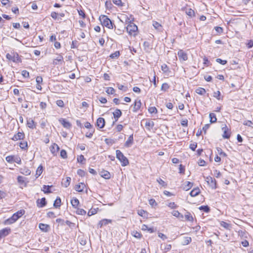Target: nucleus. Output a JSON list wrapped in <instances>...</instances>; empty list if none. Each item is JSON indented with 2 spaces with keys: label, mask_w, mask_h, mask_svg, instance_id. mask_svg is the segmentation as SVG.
<instances>
[{
  "label": "nucleus",
  "mask_w": 253,
  "mask_h": 253,
  "mask_svg": "<svg viewBox=\"0 0 253 253\" xmlns=\"http://www.w3.org/2000/svg\"><path fill=\"white\" fill-rule=\"evenodd\" d=\"M99 20L100 21L102 25L106 27L112 29H113V23L112 21L106 15H101L99 17Z\"/></svg>",
  "instance_id": "nucleus-1"
},
{
  "label": "nucleus",
  "mask_w": 253,
  "mask_h": 253,
  "mask_svg": "<svg viewBox=\"0 0 253 253\" xmlns=\"http://www.w3.org/2000/svg\"><path fill=\"white\" fill-rule=\"evenodd\" d=\"M116 153V158L120 161L122 166L125 167L128 165L129 162L128 159L120 150H117Z\"/></svg>",
  "instance_id": "nucleus-2"
},
{
  "label": "nucleus",
  "mask_w": 253,
  "mask_h": 253,
  "mask_svg": "<svg viewBox=\"0 0 253 253\" xmlns=\"http://www.w3.org/2000/svg\"><path fill=\"white\" fill-rule=\"evenodd\" d=\"M6 58L9 60L12 61L13 62L19 63L21 62V60L17 53L13 52L11 54L8 53L6 55Z\"/></svg>",
  "instance_id": "nucleus-3"
},
{
  "label": "nucleus",
  "mask_w": 253,
  "mask_h": 253,
  "mask_svg": "<svg viewBox=\"0 0 253 253\" xmlns=\"http://www.w3.org/2000/svg\"><path fill=\"white\" fill-rule=\"evenodd\" d=\"M129 19L127 17L126 22H128L129 23L126 27V31L129 35H131L133 33L135 32L137 30V27L133 23L129 21Z\"/></svg>",
  "instance_id": "nucleus-4"
},
{
  "label": "nucleus",
  "mask_w": 253,
  "mask_h": 253,
  "mask_svg": "<svg viewBox=\"0 0 253 253\" xmlns=\"http://www.w3.org/2000/svg\"><path fill=\"white\" fill-rule=\"evenodd\" d=\"M6 161L10 163H16L18 164L21 163V160L18 156H8L5 158Z\"/></svg>",
  "instance_id": "nucleus-5"
},
{
  "label": "nucleus",
  "mask_w": 253,
  "mask_h": 253,
  "mask_svg": "<svg viewBox=\"0 0 253 253\" xmlns=\"http://www.w3.org/2000/svg\"><path fill=\"white\" fill-rule=\"evenodd\" d=\"M206 181L211 189H215L217 188L216 182L214 178L211 176H208L206 178Z\"/></svg>",
  "instance_id": "nucleus-6"
},
{
  "label": "nucleus",
  "mask_w": 253,
  "mask_h": 253,
  "mask_svg": "<svg viewBox=\"0 0 253 253\" xmlns=\"http://www.w3.org/2000/svg\"><path fill=\"white\" fill-rule=\"evenodd\" d=\"M177 55L180 61H185L188 59L187 53L182 49L178 50Z\"/></svg>",
  "instance_id": "nucleus-7"
},
{
  "label": "nucleus",
  "mask_w": 253,
  "mask_h": 253,
  "mask_svg": "<svg viewBox=\"0 0 253 253\" xmlns=\"http://www.w3.org/2000/svg\"><path fill=\"white\" fill-rule=\"evenodd\" d=\"M133 107V112H136L140 108L141 106V102L140 99H136L135 100L134 103L131 105Z\"/></svg>",
  "instance_id": "nucleus-8"
},
{
  "label": "nucleus",
  "mask_w": 253,
  "mask_h": 253,
  "mask_svg": "<svg viewBox=\"0 0 253 253\" xmlns=\"http://www.w3.org/2000/svg\"><path fill=\"white\" fill-rule=\"evenodd\" d=\"M222 130L223 131V134L222 135L223 138L226 139L229 138L231 132L227 126L225 125L224 126L222 127Z\"/></svg>",
  "instance_id": "nucleus-9"
},
{
  "label": "nucleus",
  "mask_w": 253,
  "mask_h": 253,
  "mask_svg": "<svg viewBox=\"0 0 253 253\" xmlns=\"http://www.w3.org/2000/svg\"><path fill=\"white\" fill-rule=\"evenodd\" d=\"M11 231L9 228H5L0 230V240L5 237L7 236Z\"/></svg>",
  "instance_id": "nucleus-10"
},
{
  "label": "nucleus",
  "mask_w": 253,
  "mask_h": 253,
  "mask_svg": "<svg viewBox=\"0 0 253 253\" xmlns=\"http://www.w3.org/2000/svg\"><path fill=\"white\" fill-rule=\"evenodd\" d=\"M25 137V134L23 132H18L14 134L11 139L13 141H17L19 140H23Z\"/></svg>",
  "instance_id": "nucleus-11"
},
{
  "label": "nucleus",
  "mask_w": 253,
  "mask_h": 253,
  "mask_svg": "<svg viewBox=\"0 0 253 253\" xmlns=\"http://www.w3.org/2000/svg\"><path fill=\"white\" fill-rule=\"evenodd\" d=\"M63 62V56L59 54L57 57L56 58L54 59L53 61V64L54 65H61Z\"/></svg>",
  "instance_id": "nucleus-12"
},
{
  "label": "nucleus",
  "mask_w": 253,
  "mask_h": 253,
  "mask_svg": "<svg viewBox=\"0 0 253 253\" xmlns=\"http://www.w3.org/2000/svg\"><path fill=\"white\" fill-rule=\"evenodd\" d=\"M133 143V134L130 135L126 141L125 143V146L126 148L130 147L132 146Z\"/></svg>",
  "instance_id": "nucleus-13"
},
{
  "label": "nucleus",
  "mask_w": 253,
  "mask_h": 253,
  "mask_svg": "<svg viewBox=\"0 0 253 253\" xmlns=\"http://www.w3.org/2000/svg\"><path fill=\"white\" fill-rule=\"evenodd\" d=\"M39 227L42 231L45 232L49 231L50 229L49 225L44 223H40Z\"/></svg>",
  "instance_id": "nucleus-14"
},
{
  "label": "nucleus",
  "mask_w": 253,
  "mask_h": 253,
  "mask_svg": "<svg viewBox=\"0 0 253 253\" xmlns=\"http://www.w3.org/2000/svg\"><path fill=\"white\" fill-rule=\"evenodd\" d=\"M99 174L101 177L105 179H110L111 177V174L107 170H102L99 172Z\"/></svg>",
  "instance_id": "nucleus-15"
},
{
  "label": "nucleus",
  "mask_w": 253,
  "mask_h": 253,
  "mask_svg": "<svg viewBox=\"0 0 253 253\" xmlns=\"http://www.w3.org/2000/svg\"><path fill=\"white\" fill-rule=\"evenodd\" d=\"M39 201H40V199H38L37 201V206L39 208H43L44 206H45L47 204L46 201V199L45 198H42L40 200V202H39Z\"/></svg>",
  "instance_id": "nucleus-16"
},
{
  "label": "nucleus",
  "mask_w": 253,
  "mask_h": 253,
  "mask_svg": "<svg viewBox=\"0 0 253 253\" xmlns=\"http://www.w3.org/2000/svg\"><path fill=\"white\" fill-rule=\"evenodd\" d=\"M105 121L104 118H99L97 120L96 125L100 128H103L105 126Z\"/></svg>",
  "instance_id": "nucleus-17"
},
{
  "label": "nucleus",
  "mask_w": 253,
  "mask_h": 253,
  "mask_svg": "<svg viewBox=\"0 0 253 253\" xmlns=\"http://www.w3.org/2000/svg\"><path fill=\"white\" fill-rule=\"evenodd\" d=\"M114 118L115 122H117L119 118L122 116V113L121 111L119 109H116L115 111L113 113Z\"/></svg>",
  "instance_id": "nucleus-18"
},
{
  "label": "nucleus",
  "mask_w": 253,
  "mask_h": 253,
  "mask_svg": "<svg viewBox=\"0 0 253 253\" xmlns=\"http://www.w3.org/2000/svg\"><path fill=\"white\" fill-rule=\"evenodd\" d=\"M145 126L148 130H150L154 126V123L150 120H147L145 124Z\"/></svg>",
  "instance_id": "nucleus-19"
},
{
  "label": "nucleus",
  "mask_w": 253,
  "mask_h": 253,
  "mask_svg": "<svg viewBox=\"0 0 253 253\" xmlns=\"http://www.w3.org/2000/svg\"><path fill=\"white\" fill-rule=\"evenodd\" d=\"M84 187L85 184L84 183H81L75 186V189L76 191L81 192L83 191Z\"/></svg>",
  "instance_id": "nucleus-20"
},
{
  "label": "nucleus",
  "mask_w": 253,
  "mask_h": 253,
  "mask_svg": "<svg viewBox=\"0 0 253 253\" xmlns=\"http://www.w3.org/2000/svg\"><path fill=\"white\" fill-rule=\"evenodd\" d=\"M112 222V220H110V219H103L102 220H101L99 224H98V226L101 228L102 226H105V225H107L108 224H109V223H111Z\"/></svg>",
  "instance_id": "nucleus-21"
},
{
  "label": "nucleus",
  "mask_w": 253,
  "mask_h": 253,
  "mask_svg": "<svg viewBox=\"0 0 253 253\" xmlns=\"http://www.w3.org/2000/svg\"><path fill=\"white\" fill-rule=\"evenodd\" d=\"M52 187V185H44L42 187V190L45 193V194H48L51 193V191L50 190V188Z\"/></svg>",
  "instance_id": "nucleus-22"
},
{
  "label": "nucleus",
  "mask_w": 253,
  "mask_h": 253,
  "mask_svg": "<svg viewBox=\"0 0 253 253\" xmlns=\"http://www.w3.org/2000/svg\"><path fill=\"white\" fill-rule=\"evenodd\" d=\"M200 192V190L198 187L194 188L190 193L191 197H195L199 195Z\"/></svg>",
  "instance_id": "nucleus-23"
},
{
  "label": "nucleus",
  "mask_w": 253,
  "mask_h": 253,
  "mask_svg": "<svg viewBox=\"0 0 253 253\" xmlns=\"http://www.w3.org/2000/svg\"><path fill=\"white\" fill-rule=\"evenodd\" d=\"M59 147L58 145L54 143L50 147V151L53 154H54L59 150Z\"/></svg>",
  "instance_id": "nucleus-24"
},
{
  "label": "nucleus",
  "mask_w": 253,
  "mask_h": 253,
  "mask_svg": "<svg viewBox=\"0 0 253 253\" xmlns=\"http://www.w3.org/2000/svg\"><path fill=\"white\" fill-rule=\"evenodd\" d=\"M27 125L28 127H29L30 128H36V124L34 122V121L32 119H29L27 121Z\"/></svg>",
  "instance_id": "nucleus-25"
},
{
  "label": "nucleus",
  "mask_w": 253,
  "mask_h": 253,
  "mask_svg": "<svg viewBox=\"0 0 253 253\" xmlns=\"http://www.w3.org/2000/svg\"><path fill=\"white\" fill-rule=\"evenodd\" d=\"M60 122L63 126L65 128H69L71 126V124L69 122L67 121L65 119H63L60 120Z\"/></svg>",
  "instance_id": "nucleus-26"
},
{
  "label": "nucleus",
  "mask_w": 253,
  "mask_h": 253,
  "mask_svg": "<svg viewBox=\"0 0 253 253\" xmlns=\"http://www.w3.org/2000/svg\"><path fill=\"white\" fill-rule=\"evenodd\" d=\"M209 117L210 119V122L211 123H215L216 122L217 119L214 113H211L209 115Z\"/></svg>",
  "instance_id": "nucleus-27"
},
{
  "label": "nucleus",
  "mask_w": 253,
  "mask_h": 253,
  "mask_svg": "<svg viewBox=\"0 0 253 253\" xmlns=\"http://www.w3.org/2000/svg\"><path fill=\"white\" fill-rule=\"evenodd\" d=\"M61 199L59 197H57L54 201L53 206L56 208L60 207L61 206Z\"/></svg>",
  "instance_id": "nucleus-28"
},
{
  "label": "nucleus",
  "mask_w": 253,
  "mask_h": 253,
  "mask_svg": "<svg viewBox=\"0 0 253 253\" xmlns=\"http://www.w3.org/2000/svg\"><path fill=\"white\" fill-rule=\"evenodd\" d=\"M71 181V178L70 177H67L66 180L62 182V185L65 187H67L70 185Z\"/></svg>",
  "instance_id": "nucleus-29"
},
{
  "label": "nucleus",
  "mask_w": 253,
  "mask_h": 253,
  "mask_svg": "<svg viewBox=\"0 0 253 253\" xmlns=\"http://www.w3.org/2000/svg\"><path fill=\"white\" fill-rule=\"evenodd\" d=\"M43 171V167L41 165H40L37 169L36 173V177L38 178L41 174L42 173Z\"/></svg>",
  "instance_id": "nucleus-30"
},
{
  "label": "nucleus",
  "mask_w": 253,
  "mask_h": 253,
  "mask_svg": "<svg viewBox=\"0 0 253 253\" xmlns=\"http://www.w3.org/2000/svg\"><path fill=\"white\" fill-rule=\"evenodd\" d=\"M71 203L74 208H77L79 204V201L76 198H75L71 200Z\"/></svg>",
  "instance_id": "nucleus-31"
},
{
  "label": "nucleus",
  "mask_w": 253,
  "mask_h": 253,
  "mask_svg": "<svg viewBox=\"0 0 253 253\" xmlns=\"http://www.w3.org/2000/svg\"><path fill=\"white\" fill-rule=\"evenodd\" d=\"M195 91L197 94L200 95H204L206 92L205 89L202 87H198L196 89Z\"/></svg>",
  "instance_id": "nucleus-32"
},
{
  "label": "nucleus",
  "mask_w": 253,
  "mask_h": 253,
  "mask_svg": "<svg viewBox=\"0 0 253 253\" xmlns=\"http://www.w3.org/2000/svg\"><path fill=\"white\" fill-rule=\"evenodd\" d=\"M20 147L23 150H27L28 149V143L27 141L21 142L19 143Z\"/></svg>",
  "instance_id": "nucleus-33"
},
{
  "label": "nucleus",
  "mask_w": 253,
  "mask_h": 253,
  "mask_svg": "<svg viewBox=\"0 0 253 253\" xmlns=\"http://www.w3.org/2000/svg\"><path fill=\"white\" fill-rule=\"evenodd\" d=\"M142 230H147L150 233H153L154 232V230L153 228H149L148 227L147 225L145 224H143L142 226Z\"/></svg>",
  "instance_id": "nucleus-34"
},
{
  "label": "nucleus",
  "mask_w": 253,
  "mask_h": 253,
  "mask_svg": "<svg viewBox=\"0 0 253 253\" xmlns=\"http://www.w3.org/2000/svg\"><path fill=\"white\" fill-rule=\"evenodd\" d=\"M186 13L190 17H192V16H194L195 15V12L191 8H188L186 10Z\"/></svg>",
  "instance_id": "nucleus-35"
},
{
  "label": "nucleus",
  "mask_w": 253,
  "mask_h": 253,
  "mask_svg": "<svg viewBox=\"0 0 253 253\" xmlns=\"http://www.w3.org/2000/svg\"><path fill=\"white\" fill-rule=\"evenodd\" d=\"M192 241V239L190 237H185L184 238L183 241V245H188Z\"/></svg>",
  "instance_id": "nucleus-36"
},
{
  "label": "nucleus",
  "mask_w": 253,
  "mask_h": 253,
  "mask_svg": "<svg viewBox=\"0 0 253 253\" xmlns=\"http://www.w3.org/2000/svg\"><path fill=\"white\" fill-rule=\"evenodd\" d=\"M143 46L144 50L146 51H148L151 49L150 44L148 42H144L143 43Z\"/></svg>",
  "instance_id": "nucleus-37"
},
{
  "label": "nucleus",
  "mask_w": 253,
  "mask_h": 253,
  "mask_svg": "<svg viewBox=\"0 0 253 253\" xmlns=\"http://www.w3.org/2000/svg\"><path fill=\"white\" fill-rule=\"evenodd\" d=\"M199 209L206 212H209L210 211V208L208 206H202L199 207Z\"/></svg>",
  "instance_id": "nucleus-38"
},
{
  "label": "nucleus",
  "mask_w": 253,
  "mask_h": 253,
  "mask_svg": "<svg viewBox=\"0 0 253 253\" xmlns=\"http://www.w3.org/2000/svg\"><path fill=\"white\" fill-rule=\"evenodd\" d=\"M161 69L163 72L165 73H167L169 72V68L166 64H164L162 65Z\"/></svg>",
  "instance_id": "nucleus-39"
},
{
  "label": "nucleus",
  "mask_w": 253,
  "mask_h": 253,
  "mask_svg": "<svg viewBox=\"0 0 253 253\" xmlns=\"http://www.w3.org/2000/svg\"><path fill=\"white\" fill-rule=\"evenodd\" d=\"M220 225L226 229H229L231 227L230 224L225 221H221Z\"/></svg>",
  "instance_id": "nucleus-40"
},
{
  "label": "nucleus",
  "mask_w": 253,
  "mask_h": 253,
  "mask_svg": "<svg viewBox=\"0 0 253 253\" xmlns=\"http://www.w3.org/2000/svg\"><path fill=\"white\" fill-rule=\"evenodd\" d=\"M132 235L135 238H138V239H140L142 237V235L139 232H137V231H133L132 233Z\"/></svg>",
  "instance_id": "nucleus-41"
},
{
  "label": "nucleus",
  "mask_w": 253,
  "mask_h": 253,
  "mask_svg": "<svg viewBox=\"0 0 253 253\" xmlns=\"http://www.w3.org/2000/svg\"><path fill=\"white\" fill-rule=\"evenodd\" d=\"M148 111L150 114H157L158 110L155 107H150L148 108Z\"/></svg>",
  "instance_id": "nucleus-42"
},
{
  "label": "nucleus",
  "mask_w": 253,
  "mask_h": 253,
  "mask_svg": "<svg viewBox=\"0 0 253 253\" xmlns=\"http://www.w3.org/2000/svg\"><path fill=\"white\" fill-rule=\"evenodd\" d=\"M25 213V211L24 210H21L20 211H18L17 212L15 213L14 214H16L17 215L16 216L19 219L20 217H21Z\"/></svg>",
  "instance_id": "nucleus-43"
},
{
  "label": "nucleus",
  "mask_w": 253,
  "mask_h": 253,
  "mask_svg": "<svg viewBox=\"0 0 253 253\" xmlns=\"http://www.w3.org/2000/svg\"><path fill=\"white\" fill-rule=\"evenodd\" d=\"M106 92L109 94H113L115 92V90L113 87H108Z\"/></svg>",
  "instance_id": "nucleus-44"
},
{
  "label": "nucleus",
  "mask_w": 253,
  "mask_h": 253,
  "mask_svg": "<svg viewBox=\"0 0 253 253\" xmlns=\"http://www.w3.org/2000/svg\"><path fill=\"white\" fill-rule=\"evenodd\" d=\"M216 150H217L218 154L220 156H223V157L227 156V154L225 152H224L220 148L217 147V148H216Z\"/></svg>",
  "instance_id": "nucleus-45"
},
{
  "label": "nucleus",
  "mask_w": 253,
  "mask_h": 253,
  "mask_svg": "<svg viewBox=\"0 0 253 253\" xmlns=\"http://www.w3.org/2000/svg\"><path fill=\"white\" fill-rule=\"evenodd\" d=\"M171 213L173 216L177 217L180 216V217L182 218L183 217V215L181 214L178 211H173Z\"/></svg>",
  "instance_id": "nucleus-46"
},
{
  "label": "nucleus",
  "mask_w": 253,
  "mask_h": 253,
  "mask_svg": "<svg viewBox=\"0 0 253 253\" xmlns=\"http://www.w3.org/2000/svg\"><path fill=\"white\" fill-rule=\"evenodd\" d=\"M15 221L13 219V218L11 216L10 218H8L5 221V224H11L14 223Z\"/></svg>",
  "instance_id": "nucleus-47"
},
{
  "label": "nucleus",
  "mask_w": 253,
  "mask_h": 253,
  "mask_svg": "<svg viewBox=\"0 0 253 253\" xmlns=\"http://www.w3.org/2000/svg\"><path fill=\"white\" fill-rule=\"evenodd\" d=\"M185 217L186 219V220L188 221H192L193 220V218L191 213L189 212H187V214L185 215Z\"/></svg>",
  "instance_id": "nucleus-48"
},
{
  "label": "nucleus",
  "mask_w": 253,
  "mask_h": 253,
  "mask_svg": "<svg viewBox=\"0 0 253 253\" xmlns=\"http://www.w3.org/2000/svg\"><path fill=\"white\" fill-rule=\"evenodd\" d=\"M77 213L80 215H85L86 214V211L82 209H78L77 211Z\"/></svg>",
  "instance_id": "nucleus-49"
},
{
  "label": "nucleus",
  "mask_w": 253,
  "mask_h": 253,
  "mask_svg": "<svg viewBox=\"0 0 253 253\" xmlns=\"http://www.w3.org/2000/svg\"><path fill=\"white\" fill-rule=\"evenodd\" d=\"M25 177L22 176H18L17 181L20 184H23L25 182Z\"/></svg>",
  "instance_id": "nucleus-50"
},
{
  "label": "nucleus",
  "mask_w": 253,
  "mask_h": 253,
  "mask_svg": "<svg viewBox=\"0 0 253 253\" xmlns=\"http://www.w3.org/2000/svg\"><path fill=\"white\" fill-rule=\"evenodd\" d=\"M169 85L167 83H164L162 84L161 86V90L164 91H166L167 89L169 88Z\"/></svg>",
  "instance_id": "nucleus-51"
},
{
  "label": "nucleus",
  "mask_w": 253,
  "mask_h": 253,
  "mask_svg": "<svg viewBox=\"0 0 253 253\" xmlns=\"http://www.w3.org/2000/svg\"><path fill=\"white\" fill-rule=\"evenodd\" d=\"M157 181L163 187H166L167 185L166 182L160 178L157 179Z\"/></svg>",
  "instance_id": "nucleus-52"
},
{
  "label": "nucleus",
  "mask_w": 253,
  "mask_h": 253,
  "mask_svg": "<svg viewBox=\"0 0 253 253\" xmlns=\"http://www.w3.org/2000/svg\"><path fill=\"white\" fill-rule=\"evenodd\" d=\"M171 249V245L170 244H167L165 245V248L164 249V252L167 253Z\"/></svg>",
  "instance_id": "nucleus-53"
},
{
  "label": "nucleus",
  "mask_w": 253,
  "mask_h": 253,
  "mask_svg": "<svg viewBox=\"0 0 253 253\" xmlns=\"http://www.w3.org/2000/svg\"><path fill=\"white\" fill-rule=\"evenodd\" d=\"M60 156L63 159L67 158V154L66 151L65 150H62L60 151Z\"/></svg>",
  "instance_id": "nucleus-54"
},
{
  "label": "nucleus",
  "mask_w": 253,
  "mask_h": 253,
  "mask_svg": "<svg viewBox=\"0 0 253 253\" xmlns=\"http://www.w3.org/2000/svg\"><path fill=\"white\" fill-rule=\"evenodd\" d=\"M120 52L119 51H116L114 53L111 54L110 57L112 58H117L120 56Z\"/></svg>",
  "instance_id": "nucleus-55"
},
{
  "label": "nucleus",
  "mask_w": 253,
  "mask_h": 253,
  "mask_svg": "<svg viewBox=\"0 0 253 253\" xmlns=\"http://www.w3.org/2000/svg\"><path fill=\"white\" fill-rule=\"evenodd\" d=\"M113 1V2L119 6H123V3H122V0H112Z\"/></svg>",
  "instance_id": "nucleus-56"
},
{
  "label": "nucleus",
  "mask_w": 253,
  "mask_h": 253,
  "mask_svg": "<svg viewBox=\"0 0 253 253\" xmlns=\"http://www.w3.org/2000/svg\"><path fill=\"white\" fill-rule=\"evenodd\" d=\"M78 42L77 41L75 40L72 42L71 47V48H76L78 47Z\"/></svg>",
  "instance_id": "nucleus-57"
},
{
  "label": "nucleus",
  "mask_w": 253,
  "mask_h": 253,
  "mask_svg": "<svg viewBox=\"0 0 253 253\" xmlns=\"http://www.w3.org/2000/svg\"><path fill=\"white\" fill-rule=\"evenodd\" d=\"M85 159L84 158V156L82 155L78 156L77 158V161L80 163H83L84 161H85Z\"/></svg>",
  "instance_id": "nucleus-58"
},
{
  "label": "nucleus",
  "mask_w": 253,
  "mask_h": 253,
  "mask_svg": "<svg viewBox=\"0 0 253 253\" xmlns=\"http://www.w3.org/2000/svg\"><path fill=\"white\" fill-rule=\"evenodd\" d=\"M216 61L217 63H219V64H221V65H225V64H226L227 63V60H222V59H220V58H217V59H216Z\"/></svg>",
  "instance_id": "nucleus-59"
},
{
  "label": "nucleus",
  "mask_w": 253,
  "mask_h": 253,
  "mask_svg": "<svg viewBox=\"0 0 253 253\" xmlns=\"http://www.w3.org/2000/svg\"><path fill=\"white\" fill-rule=\"evenodd\" d=\"M97 211L95 209H91L88 212V215L91 216L96 213Z\"/></svg>",
  "instance_id": "nucleus-60"
},
{
  "label": "nucleus",
  "mask_w": 253,
  "mask_h": 253,
  "mask_svg": "<svg viewBox=\"0 0 253 253\" xmlns=\"http://www.w3.org/2000/svg\"><path fill=\"white\" fill-rule=\"evenodd\" d=\"M94 132V129L89 130V131H88L86 133L85 136L88 138H91L92 137Z\"/></svg>",
  "instance_id": "nucleus-61"
},
{
  "label": "nucleus",
  "mask_w": 253,
  "mask_h": 253,
  "mask_svg": "<svg viewBox=\"0 0 253 253\" xmlns=\"http://www.w3.org/2000/svg\"><path fill=\"white\" fill-rule=\"evenodd\" d=\"M221 95L220 92L219 91H217L216 92H214L213 96L216 98L218 100H220V96Z\"/></svg>",
  "instance_id": "nucleus-62"
},
{
  "label": "nucleus",
  "mask_w": 253,
  "mask_h": 253,
  "mask_svg": "<svg viewBox=\"0 0 253 253\" xmlns=\"http://www.w3.org/2000/svg\"><path fill=\"white\" fill-rule=\"evenodd\" d=\"M179 172L180 173L184 174L185 171V167L182 165H180L179 167Z\"/></svg>",
  "instance_id": "nucleus-63"
},
{
  "label": "nucleus",
  "mask_w": 253,
  "mask_h": 253,
  "mask_svg": "<svg viewBox=\"0 0 253 253\" xmlns=\"http://www.w3.org/2000/svg\"><path fill=\"white\" fill-rule=\"evenodd\" d=\"M22 75L24 78H28L29 77V73L26 70H23L22 71Z\"/></svg>",
  "instance_id": "nucleus-64"
}]
</instances>
